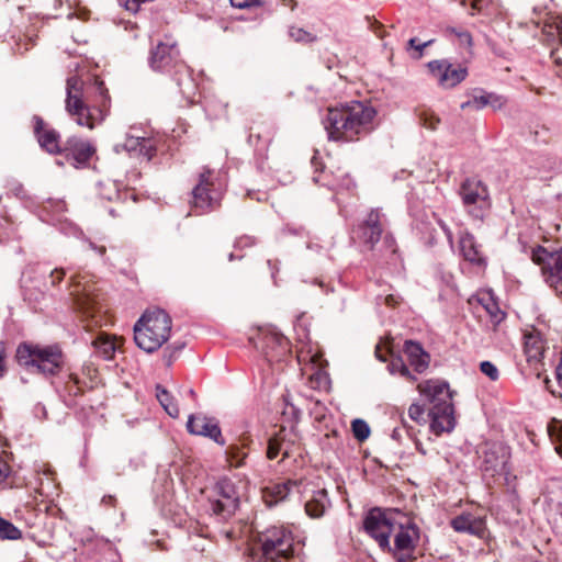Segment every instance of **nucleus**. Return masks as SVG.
Returning <instances> with one entry per match:
<instances>
[{
    "instance_id": "28",
    "label": "nucleus",
    "mask_w": 562,
    "mask_h": 562,
    "mask_svg": "<svg viewBox=\"0 0 562 562\" xmlns=\"http://www.w3.org/2000/svg\"><path fill=\"white\" fill-rule=\"evenodd\" d=\"M329 506L327 491L319 488L312 492L311 497L305 503V512L312 518H319Z\"/></svg>"
},
{
    "instance_id": "26",
    "label": "nucleus",
    "mask_w": 562,
    "mask_h": 562,
    "mask_svg": "<svg viewBox=\"0 0 562 562\" xmlns=\"http://www.w3.org/2000/svg\"><path fill=\"white\" fill-rule=\"evenodd\" d=\"M297 487L299 484L295 481L276 483L263 488L262 498L267 506L272 507L279 502L284 501L290 495L291 491Z\"/></svg>"
},
{
    "instance_id": "38",
    "label": "nucleus",
    "mask_w": 562,
    "mask_h": 562,
    "mask_svg": "<svg viewBox=\"0 0 562 562\" xmlns=\"http://www.w3.org/2000/svg\"><path fill=\"white\" fill-rule=\"evenodd\" d=\"M94 344L99 351L102 352L105 359L112 358V356L115 352V345L112 340L100 336Z\"/></svg>"
},
{
    "instance_id": "49",
    "label": "nucleus",
    "mask_w": 562,
    "mask_h": 562,
    "mask_svg": "<svg viewBox=\"0 0 562 562\" xmlns=\"http://www.w3.org/2000/svg\"><path fill=\"white\" fill-rule=\"evenodd\" d=\"M65 274L66 271L61 268L53 270L49 274L52 285L59 283L64 279Z\"/></svg>"
},
{
    "instance_id": "36",
    "label": "nucleus",
    "mask_w": 562,
    "mask_h": 562,
    "mask_svg": "<svg viewBox=\"0 0 562 562\" xmlns=\"http://www.w3.org/2000/svg\"><path fill=\"white\" fill-rule=\"evenodd\" d=\"M351 429L353 437L359 441H364L370 436V427L368 423L363 419H355L351 423Z\"/></svg>"
},
{
    "instance_id": "43",
    "label": "nucleus",
    "mask_w": 562,
    "mask_h": 562,
    "mask_svg": "<svg viewBox=\"0 0 562 562\" xmlns=\"http://www.w3.org/2000/svg\"><path fill=\"white\" fill-rule=\"evenodd\" d=\"M480 370L492 381H496L499 376L498 369L491 361H482L480 364Z\"/></svg>"
},
{
    "instance_id": "8",
    "label": "nucleus",
    "mask_w": 562,
    "mask_h": 562,
    "mask_svg": "<svg viewBox=\"0 0 562 562\" xmlns=\"http://www.w3.org/2000/svg\"><path fill=\"white\" fill-rule=\"evenodd\" d=\"M240 495L237 486L229 479H222L214 484L207 495V509L220 520L231 518L239 507Z\"/></svg>"
},
{
    "instance_id": "50",
    "label": "nucleus",
    "mask_w": 562,
    "mask_h": 562,
    "mask_svg": "<svg viewBox=\"0 0 562 562\" xmlns=\"http://www.w3.org/2000/svg\"><path fill=\"white\" fill-rule=\"evenodd\" d=\"M285 407H284V414L291 413L295 418H297L301 414V411L296 408L292 403H290L288 396L283 397Z\"/></svg>"
},
{
    "instance_id": "46",
    "label": "nucleus",
    "mask_w": 562,
    "mask_h": 562,
    "mask_svg": "<svg viewBox=\"0 0 562 562\" xmlns=\"http://www.w3.org/2000/svg\"><path fill=\"white\" fill-rule=\"evenodd\" d=\"M7 345L4 341H0V378L7 372Z\"/></svg>"
},
{
    "instance_id": "30",
    "label": "nucleus",
    "mask_w": 562,
    "mask_h": 562,
    "mask_svg": "<svg viewBox=\"0 0 562 562\" xmlns=\"http://www.w3.org/2000/svg\"><path fill=\"white\" fill-rule=\"evenodd\" d=\"M524 351L528 361L539 360L543 352V342L541 338L533 333L525 334Z\"/></svg>"
},
{
    "instance_id": "3",
    "label": "nucleus",
    "mask_w": 562,
    "mask_h": 562,
    "mask_svg": "<svg viewBox=\"0 0 562 562\" xmlns=\"http://www.w3.org/2000/svg\"><path fill=\"white\" fill-rule=\"evenodd\" d=\"M292 531L284 526H270L258 532L254 548L256 562H288L294 557Z\"/></svg>"
},
{
    "instance_id": "41",
    "label": "nucleus",
    "mask_w": 562,
    "mask_h": 562,
    "mask_svg": "<svg viewBox=\"0 0 562 562\" xmlns=\"http://www.w3.org/2000/svg\"><path fill=\"white\" fill-rule=\"evenodd\" d=\"M182 344L171 345L165 348L162 358L166 366L170 367L172 364L177 358V355L182 350Z\"/></svg>"
},
{
    "instance_id": "15",
    "label": "nucleus",
    "mask_w": 562,
    "mask_h": 562,
    "mask_svg": "<svg viewBox=\"0 0 562 562\" xmlns=\"http://www.w3.org/2000/svg\"><path fill=\"white\" fill-rule=\"evenodd\" d=\"M477 453L481 459V470L490 475L504 470L508 458V449L501 442H484L480 446Z\"/></svg>"
},
{
    "instance_id": "7",
    "label": "nucleus",
    "mask_w": 562,
    "mask_h": 562,
    "mask_svg": "<svg viewBox=\"0 0 562 562\" xmlns=\"http://www.w3.org/2000/svg\"><path fill=\"white\" fill-rule=\"evenodd\" d=\"M360 239L375 256L387 258L396 254L395 239L391 234L384 233L378 210H372L360 226Z\"/></svg>"
},
{
    "instance_id": "52",
    "label": "nucleus",
    "mask_w": 562,
    "mask_h": 562,
    "mask_svg": "<svg viewBox=\"0 0 562 562\" xmlns=\"http://www.w3.org/2000/svg\"><path fill=\"white\" fill-rule=\"evenodd\" d=\"M559 34H560L561 44L555 50L552 52L551 56L555 64L562 65V31H560Z\"/></svg>"
},
{
    "instance_id": "25",
    "label": "nucleus",
    "mask_w": 562,
    "mask_h": 562,
    "mask_svg": "<svg viewBox=\"0 0 562 562\" xmlns=\"http://www.w3.org/2000/svg\"><path fill=\"white\" fill-rule=\"evenodd\" d=\"M404 352L407 356L409 364L418 373L425 372L430 362V356L424 350L420 344L407 340L404 345Z\"/></svg>"
},
{
    "instance_id": "59",
    "label": "nucleus",
    "mask_w": 562,
    "mask_h": 562,
    "mask_svg": "<svg viewBox=\"0 0 562 562\" xmlns=\"http://www.w3.org/2000/svg\"><path fill=\"white\" fill-rule=\"evenodd\" d=\"M188 393H189V395H191V396H195V393H194V391H193L192 389H189V390H188Z\"/></svg>"
},
{
    "instance_id": "51",
    "label": "nucleus",
    "mask_w": 562,
    "mask_h": 562,
    "mask_svg": "<svg viewBox=\"0 0 562 562\" xmlns=\"http://www.w3.org/2000/svg\"><path fill=\"white\" fill-rule=\"evenodd\" d=\"M10 473V467L9 464L0 459V483L4 482Z\"/></svg>"
},
{
    "instance_id": "44",
    "label": "nucleus",
    "mask_w": 562,
    "mask_h": 562,
    "mask_svg": "<svg viewBox=\"0 0 562 562\" xmlns=\"http://www.w3.org/2000/svg\"><path fill=\"white\" fill-rule=\"evenodd\" d=\"M408 416L417 423H425V408L416 403H413L408 408Z\"/></svg>"
},
{
    "instance_id": "27",
    "label": "nucleus",
    "mask_w": 562,
    "mask_h": 562,
    "mask_svg": "<svg viewBox=\"0 0 562 562\" xmlns=\"http://www.w3.org/2000/svg\"><path fill=\"white\" fill-rule=\"evenodd\" d=\"M460 250L465 260L474 265H483L485 259L481 252L480 246L470 233H463L460 237Z\"/></svg>"
},
{
    "instance_id": "33",
    "label": "nucleus",
    "mask_w": 562,
    "mask_h": 562,
    "mask_svg": "<svg viewBox=\"0 0 562 562\" xmlns=\"http://www.w3.org/2000/svg\"><path fill=\"white\" fill-rule=\"evenodd\" d=\"M156 397L170 417L177 418L179 416L178 405L173 402L171 394L161 385L156 386Z\"/></svg>"
},
{
    "instance_id": "31",
    "label": "nucleus",
    "mask_w": 562,
    "mask_h": 562,
    "mask_svg": "<svg viewBox=\"0 0 562 562\" xmlns=\"http://www.w3.org/2000/svg\"><path fill=\"white\" fill-rule=\"evenodd\" d=\"M463 7L470 5V14H482L484 16L495 15L498 5L493 0H461Z\"/></svg>"
},
{
    "instance_id": "1",
    "label": "nucleus",
    "mask_w": 562,
    "mask_h": 562,
    "mask_svg": "<svg viewBox=\"0 0 562 562\" xmlns=\"http://www.w3.org/2000/svg\"><path fill=\"white\" fill-rule=\"evenodd\" d=\"M375 115L374 108L355 101L328 109L323 124L330 140L352 142L371 131Z\"/></svg>"
},
{
    "instance_id": "39",
    "label": "nucleus",
    "mask_w": 562,
    "mask_h": 562,
    "mask_svg": "<svg viewBox=\"0 0 562 562\" xmlns=\"http://www.w3.org/2000/svg\"><path fill=\"white\" fill-rule=\"evenodd\" d=\"M488 104L486 93L482 95H475L471 100H468L463 103H461L460 108L462 110L473 109V110H481L485 108Z\"/></svg>"
},
{
    "instance_id": "20",
    "label": "nucleus",
    "mask_w": 562,
    "mask_h": 562,
    "mask_svg": "<svg viewBox=\"0 0 562 562\" xmlns=\"http://www.w3.org/2000/svg\"><path fill=\"white\" fill-rule=\"evenodd\" d=\"M83 277L76 274L71 277V292L74 301L77 307L83 314L92 313V310L97 305V296L93 294L94 286L90 283H82ZM93 316V314H91Z\"/></svg>"
},
{
    "instance_id": "58",
    "label": "nucleus",
    "mask_w": 562,
    "mask_h": 562,
    "mask_svg": "<svg viewBox=\"0 0 562 562\" xmlns=\"http://www.w3.org/2000/svg\"><path fill=\"white\" fill-rule=\"evenodd\" d=\"M397 436H398V431H397V429H394V430H393V434H392V437H393L394 439H396V438H397Z\"/></svg>"
},
{
    "instance_id": "21",
    "label": "nucleus",
    "mask_w": 562,
    "mask_h": 562,
    "mask_svg": "<svg viewBox=\"0 0 562 562\" xmlns=\"http://www.w3.org/2000/svg\"><path fill=\"white\" fill-rule=\"evenodd\" d=\"M66 158L76 168L88 164L95 149L93 146L77 136H71L66 140L64 150Z\"/></svg>"
},
{
    "instance_id": "10",
    "label": "nucleus",
    "mask_w": 562,
    "mask_h": 562,
    "mask_svg": "<svg viewBox=\"0 0 562 562\" xmlns=\"http://www.w3.org/2000/svg\"><path fill=\"white\" fill-rule=\"evenodd\" d=\"M222 189L215 182L213 171L205 168L199 176V181L192 189V207L200 213H206L220 206Z\"/></svg>"
},
{
    "instance_id": "22",
    "label": "nucleus",
    "mask_w": 562,
    "mask_h": 562,
    "mask_svg": "<svg viewBox=\"0 0 562 562\" xmlns=\"http://www.w3.org/2000/svg\"><path fill=\"white\" fill-rule=\"evenodd\" d=\"M114 150L117 154L124 150L131 155H142L149 160L153 157L155 147L153 140L147 137L127 134L125 142L122 144H116L114 146Z\"/></svg>"
},
{
    "instance_id": "34",
    "label": "nucleus",
    "mask_w": 562,
    "mask_h": 562,
    "mask_svg": "<svg viewBox=\"0 0 562 562\" xmlns=\"http://www.w3.org/2000/svg\"><path fill=\"white\" fill-rule=\"evenodd\" d=\"M22 537L21 530L11 521L0 517V539L18 540Z\"/></svg>"
},
{
    "instance_id": "45",
    "label": "nucleus",
    "mask_w": 562,
    "mask_h": 562,
    "mask_svg": "<svg viewBox=\"0 0 562 562\" xmlns=\"http://www.w3.org/2000/svg\"><path fill=\"white\" fill-rule=\"evenodd\" d=\"M486 98L488 101L487 105H491L494 110L502 109L506 103V100L503 97L495 93H486Z\"/></svg>"
},
{
    "instance_id": "54",
    "label": "nucleus",
    "mask_w": 562,
    "mask_h": 562,
    "mask_svg": "<svg viewBox=\"0 0 562 562\" xmlns=\"http://www.w3.org/2000/svg\"><path fill=\"white\" fill-rule=\"evenodd\" d=\"M88 244H89L90 249L97 251L99 256H104L105 255L106 249H105L104 246H98V245H95L94 243H92L90 240L88 241Z\"/></svg>"
},
{
    "instance_id": "55",
    "label": "nucleus",
    "mask_w": 562,
    "mask_h": 562,
    "mask_svg": "<svg viewBox=\"0 0 562 562\" xmlns=\"http://www.w3.org/2000/svg\"><path fill=\"white\" fill-rule=\"evenodd\" d=\"M101 502L104 505H114L115 498L112 495H105V496H103Z\"/></svg>"
},
{
    "instance_id": "35",
    "label": "nucleus",
    "mask_w": 562,
    "mask_h": 562,
    "mask_svg": "<svg viewBox=\"0 0 562 562\" xmlns=\"http://www.w3.org/2000/svg\"><path fill=\"white\" fill-rule=\"evenodd\" d=\"M289 36L297 42V43H314L317 40V36L312 34L311 32L305 31L302 27L291 26L289 29Z\"/></svg>"
},
{
    "instance_id": "48",
    "label": "nucleus",
    "mask_w": 562,
    "mask_h": 562,
    "mask_svg": "<svg viewBox=\"0 0 562 562\" xmlns=\"http://www.w3.org/2000/svg\"><path fill=\"white\" fill-rule=\"evenodd\" d=\"M232 7L236 9H247L258 3V0H229Z\"/></svg>"
},
{
    "instance_id": "17",
    "label": "nucleus",
    "mask_w": 562,
    "mask_h": 562,
    "mask_svg": "<svg viewBox=\"0 0 562 562\" xmlns=\"http://www.w3.org/2000/svg\"><path fill=\"white\" fill-rule=\"evenodd\" d=\"M297 440V434L294 429L282 427L269 438L267 458L269 460L277 459L279 456H282V459L290 458L294 452Z\"/></svg>"
},
{
    "instance_id": "42",
    "label": "nucleus",
    "mask_w": 562,
    "mask_h": 562,
    "mask_svg": "<svg viewBox=\"0 0 562 562\" xmlns=\"http://www.w3.org/2000/svg\"><path fill=\"white\" fill-rule=\"evenodd\" d=\"M447 32L456 35L459 38L461 45L471 47L472 46V36L465 30H457L454 27L447 29Z\"/></svg>"
},
{
    "instance_id": "37",
    "label": "nucleus",
    "mask_w": 562,
    "mask_h": 562,
    "mask_svg": "<svg viewBox=\"0 0 562 562\" xmlns=\"http://www.w3.org/2000/svg\"><path fill=\"white\" fill-rule=\"evenodd\" d=\"M389 368L392 373H400L402 376L412 381L416 380V376L411 373L408 367L404 363L402 358L393 359Z\"/></svg>"
},
{
    "instance_id": "19",
    "label": "nucleus",
    "mask_w": 562,
    "mask_h": 562,
    "mask_svg": "<svg viewBox=\"0 0 562 562\" xmlns=\"http://www.w3.org/2000/svg\"><path fill=\"white\" fill-rule=\"evenodd\" d=\"M187 429L192 435L207 437L220 446L225 445V439L222 436V430L215 418L202 414L190 415Z\"/></svg>"
},
{
    "instance_id": "56",
    "label": "nucleus",
    "mask_w": 562,
    "mask_h": 562,
    "mask_svg": "<svg viewBox=\"0 0 562 562\" xmlns=\"http://www.w3.org/2000/svg\"><path fill=\"white\" fill-rule=\"evenodd\" d=\"M385 302H386V304H389V305L396 304V300L394 299V296H393V295H389V296H386V297H385Z\"/></svg>"
},
{
    "instance_id": "11",
    "label": "nucleus",
    "mask_w": 562,
    "mask_h": 562,
    "mask_svg": "<svg viewBox=\"0 0 562 562\" xmlns=\"http://www.w3.org/2000/svg\"><path fill=\"white\" fill-rule=\"evenodd\" d=\"M394 546L385 551L392 553L397 562H407L414 558L415 549L419 542L420 530L412 521L407 524H395Z\"/></svg>"
},
{
    "instance_id": "32",
    "label": "nucleus",
    "mask_w": 562,
    "mask_h": 562,
    "mask_svg": "<svg viewBox=\"0 0 562 562\" xmlns=\"http://www.w3.org/2000/svg\"><path fill=\"white\" fill-rule=\"evenodd\" d=\"M245 442L232 443L225 451L226 460L233 468H240L245 465L247 452L244 451Z\"/></svg>"
},
{
    "instance_id": "29",
    "label": "nucleus",
    "mask_w": 562,
    "mask_h": 562,
    "mask_svg": "<svg viewBox=\"0 0 562 562\" xmlns=\"http://www.w3.org/2000/svg\"><path fill=\"white\" fill-rule=\"evenodd\" d=\"M476 301L486 311L494 325H498L504 319L505 313L499 308L491 292L481 293Z\"/></svg>"
},
{
    "instance_id": "14",
    "label": "nucleus",
    "mask_w": 562,
    "mask_h": 562,
    "mask_svg": "<svg viewBox=\"0 0 562 562\" xmlns=\"http://www.w3.org/2000/svg\"><path fill=\"white\" fill-rule=\"evenodd\" d=\"M463 205L468 212L475 218L483 217V210L487 205V188L479 179H465L459 190Z\"/></svg>"
},
{
    "instance_id": "18",
    "label": "nucleus",
    "mask_w": 562,
    "mask_h": 562,
    "mask_svg": "<svg viewBox=\"0 0 562 562\" xmlns=\"http://www.w3.org/2000/svg\"><path fill=\"white\" fill-rule=\"evenodd\" d=\"M32 122L33 132L41 148L52 155L63 153L60 134L38 115H34Z\"/></svg>"
},
{
    "instance_id": "23",
    "label": "nucleus",
    "mask_w": 562,
    "mask_h": 562,
    "mask_svg": "<svg viewBox=\"0 0 562 562\" xmlns=\"http://www.w3.org/2000/svg\"><path fill=\"white\" fill-rule=\"evenodd\" d=\"M173 78L179 87L181 94L189 101H193L196 92V85L192 78L190 67L184 63H179L178 67L173 70Z\"/></svg>"
},
{
    "instance_id": "16",
    "label": "nucleus",
    "mask_w": 562,
    "mask_h": 562,
    "mask_svg": "<svg viewBox=\"0 0 562 562\" xmlns=\"http://www.w3.org/2000/svg\"><path fill=\"white\" fill-rule=\"evenodd\" d=\"M428 69L440 87L453 88L468 76V69L462 66H453L448 60H432L428 63Z\"/></svg>"
},
{
    "instance_id": "13",
    "label": "nucleus",
    "mask_w": 562,
    "mask_h": 562,
    "mask_svg": "<svg viewBox=\"0 0 562 562\" xmlns=\"http://www.w3.org/2000/svg\"><path fill=\"white\" fill-rule=\"evenodd\" d=\"M364 530L385 551L390 549V536L395 529V522L387 516V513L381 508H372L367 514L363 521Z\"/></svg>"
},
{
    "instance_id": "2",
    "label": "nucleus",
    "mask_w": 562,
    "mask_h": 562,
    "mask_svg": "<svg viewBox=\"0 0 562 562\" xmlns=\"http://www.w3.org/2000/svg\"><path fill=\"white\" fill-rule=\"evenodd\" d=\"M418 390L429 404L431 431L436 435L452 431L456 418L449 384L445 381L428 380L419 383Z\"/></svg>"
},
{
    "instance_id": "4",
    "label": "nucleus",
    "mask_w": 562,
    "mask_h": 562,
    "mask_svg": "<svg viewBox=\"0 0 562 562\" xmlns=\"http://www.w3.org/2000/svg\"><path fill=\"white\" fill-rule=\"evenodd\" d=\"M15 359L20 366L44 376L58 374L64 366V353L58 345L21 342Z\"/></svg>"
},
{
    "instance_id": "6",
    "label": "nucleus",
    "mask_w": 562,
    "mask_h": 562,
    "mask_svg": "<svg viewBox=\"0 0 562 562\" xmlns=\"http://www.w3.org/2000/svg\"><path fill=\"white\" fill-rule=\"evenodd\" d=\"M82 86V80L77 76L67 79L65 109L79 126L93 130L104 121L105 113L100 106H89L85 103Z\"/></svg>"
},
{
    "instance_id": "47",
    "label": "nucleus",
    "mask_w": 562,
    "mask_h": 562,
    "mask_svg": "<svg viewBox=\"0 0 562 562\" xmlns=\"http://www.w3.org/2000/svg\"><path fill=\"white\" fill-rule=\"evenodd\" d=\"M434 40H429L427 42H424V43H418L417 38L413 37L408 41V46L411 48H414L415 50L418 52V56L420 57L422 54H423V50L425 47L429 46L430 44H432Z\"/></svg>"
},
{
    "instance_id": "57",
    "label": "nucleus",
    "mask_w": 562,
    "mask_h": 562,
    "mask_svg": "<svg viewBox=\"0 0 562 562\" xmlns=\"http://www.w3.org/2000/svg\"><path fill=\"white\" fill-rule=\"evenodd\" d=\"M555 450L562 457V438L560 442L555 446Z\"/></svg>"
},
{
    "instance_id": "5",
    "label": "nucleus",
    "mask_w": 562,
    "mask_h": 562,
    "mask_svg": "<svg viewBox=\"0 0 562 562\" xmlns=\"http://www.w3.org/2000/svg\"><path fill=\"white\" fill-rule=\"evenodd\" d=\"M171 327V318L164 310H147L134 325V340L144 351L154 352L169 339Z\"/></svg>"
},
{
    "instance_id": "40",
    "label": "nucleus",
    "mask_w": 562,
    "mask_h": 562,
    "mask_svg": "<svg viewBox=\"0 0 562 562\" xmlns=\"http://www.w3.org/2000/svg\"><path fill=\"white\" fill-rule=\"evenodd\" d=\"M419 120L423 126L430 131L437 130V126L440 123V119L435 113L428 111H423L419 114Z\"/></svg>"
},
{
    "instance_id": "9",
    "label": "nucleus",
    "mask_w": 562,
    "mask_h": 562,
    "mask_svg": "<svg viewBox=\"0 0 562 562\" xmlns=\"http://www.w3.org/2000/svg\"><path fill=\"white\" fill-rule=\"evenodd\" d=\"M530 258L540 268L544 283L562 296V247L549 249L538 245L531 249Z\"/></svg>"
},
{
    "instance_id": "24",
    "label": "nucleus",
    "mask_w": 562,
    "mask_h": 562,
    "mask_svg": "<svg viewBox=\"0 0 562 562\" xmlns=\"http://www.w3.org/2000/svg\"><path fill=\"white\" fill-rule=\"evenodd\" d=\"M451 527L458 532L482 536L485 531V521L482 517L462 514L451 520Z\"/></svg>"
},
{
    "instance_id": "53",
    "label": "nucleus",
    "mask_w": 562,
    "mask_h": 562,
    "mask_svg": "<svg viewBox=\"0 0 562 562\" xmlns=\"http://www.w3.org/2000/svg\"><path fill=\"white\" fill-rule=\"evenodd\" d=\"M438 224H439V226L441 227V229L443 231V233L446 234L448 241H449L450 244H452V241H453V234H452L451 229H450V228L448 227V225H447L443 221H441V220H439V221H438Z\"/></svg>"
},
{
    "instance_id": "12",
    "label": "nucleus",
    "mask_w": 562,
    "mask_h": 562,
    "mask_svg": "<svg viewBox=\"0 0 562 562\" xmlns=\"http://www.w3.org/2000/svg\"><path fill=\"white\" fill-rule=\"evenodd\" d=\"M182 61L177 41L171 36H166V41L159 42L149 52L148 65L156 72H171Z\"/></svg>"
}]
</instances>
